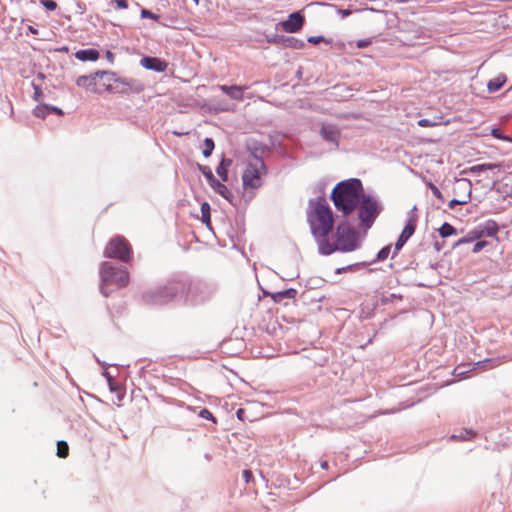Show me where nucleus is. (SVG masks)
<instances>
[{"label":"nucleus","mask_w":512,"mask_h":512,"mask_svg":"<svg viewBox=\"0 0 512 512\" xmlns=\"http://www.w3.org/2000/svg\"><path fill=\"white\" fill-rule=\"evenodd\" d=\"M364 194L361 180L350 178L337 183L331 192L330 198L335 208L342 212L343 216H348L358 207Z\"/></svg>","instance_id":"f257e3e1"},{"label":"nucleus","mask_w":512,"mask_h":512,"mask_svg":"<svg viewBox=\"0 0 512 512\" xmlns=\"http://www.w3.org/2000/svg\"><path fill=\"white\" fill-rule=\"evenodd\" d=\"M307 222L312 236H329L334 227V214L325 198L318 197L309 200Z\"/></svg>","instance_id":"f03ea898"},{"label":"nucleus","mask_w":512,"mask_h":512,"mask_svg":"<svg viewBox=\"0 0 512 512\" xmlns=\"http://www.w3.org/2000/svg\"><path fill=\"white\" fill-rule=\"evenodd\" d=\"M185 287V281L178 279V274H176L165 285L143 292L142 299L147 305L162 306L175 300H181V293Z\"/></svg>","instance_id":"7ed1b4c3"},{"label":"nucleus","mask_w":512,"mask_h":512,"mask_svg":"<svg viewBox=\"0 0 512 512\" xmlns=\"http://www.w3.org/2000/svg\"><path fill=\"white\" fill-rule=\"evenodd\" d=\"M100 278V291L105 297L110 295L112 290L109 287L111 285L121 288L129 283V273L125 267H116L106 261L101 263Z\"/></svg>","instance_id":"20e7f679"},{"label":"nucleus","mask_w":512,"mask_h":512,"mask_svg":"<svg viewBox=\"0 0 512 512\" xmlns=\"http://www.w3.org/2000/svg\"><path fill=\"white\" fill-rule=\"evenodd\" d=\"M178 279L186 283V287L181 293V300L191 302L192 304L202 303L209 299L214 293V287L202 280H191L187 275L178 274Z\"/></svg>","instance_id":"39448f33"},{"label":"nucleus","mask_w":512,"mask_h":512,"mask_svg":"<svg viewBox=\"0 0 512 512\" xmlns=\"http://www.w3.org/2000/svg\"><path fill=\"white\" fill-rule=\"evenodd\" d=\"M359 226L362 229H369L382 211V206L378 200L370 195L364 194L358 205Z\"/></svg>","instance_id":"423d86ee"},{"label":"nucleus","mask_w":512,"mask_h":512,"mask_svg":"<svg viewBox=\"0 0 512 512\" xmlns=\"http://www.w3.org/2000/svg\"><path fill=\"white\" fill-rule=\"evenodd\" d=\"M335 237L341 252H351L359 246L357 242L358 232L350 226L347 220H342L337 224Z\"/></svg>","instance_id":"0eeeda50"},{"label":"nucleus","mask_w":512,"mask_h":512,"mask_svg":"<svg viewBox=\"0 0 512 512\" xmlns=\"http://www.w3.org/2000/svg\"><path fill=\"white\" fill-rule=\"evenodd\" d=\"M104 256L128 263L132 258V247L123 236L118 235L108 242L104 249Z\"/></svg>","instance_id":"6e6552de"},{"label":"nucleus","mask_w":512,"mask_h":512,"mask_svg":"<svg viewBox=\"0 0 512 512\" xmlns=\"http://www.w3.org/2000/svg\"><path fill=\"white\" fill-rule=\"evenodd\" d=\"M267 173V167L265 165V163H252V162H248L244 172H243V175H242V181H243V186L245 188H253V189H257L259 187H261L262 185V180H261V177L262 175H265Z\"/></svg>","instance_id":"1a4fd4ad"},{"label":"nucleus","mask_w":512,"mask_h":512,"mask_svg":"<svg viewBox=\"0 0 512 512\" xmlns=\"http://www.w3.org/2000/svg\"><path fill=\"white\" fill-rule=\"evenodd\" d=\"M144 90V84L137 79L128 77H118L111 85H107V91L118 94L141 93Z\"/></svg>","instance_id":"9d476101"},{"label":"nucleus","mask_w":512,"mask_h":512,"mask_svg":"<svg viewBox=\"0 0 512 512\" xmlns=\"http://www.w3.org/2000/svg\"><path fill=\"white\" fill-rule=\"evenodd\" d=\"M266 41L269 44L281 45L284 48H292L298 50L303 49L306 46L302 39L278 34L266 35Z\"/></svg>","instance_id":"9b49d317"},{"label":"nucleus","mask_w":512,"mask_h":512,"mask_svg":"<svg viewBox=\"0 0 512 512\" xmlns=\"http://www.w3.org/2000/svg\"><path fill=\"white\" fill-rule=\"evenodd\" d=\"M304 24L305 16L301 11H296L289 14L288 18L278 23L277 26H280L286 33H297L303 28Z\"/></svg>","instance_id":"f8f14e48"},{"label":"nucleus","mask_w":512,"mask_h":512,"mask_svg":"<svg viewBox=\"0 0 512 512\" xmlns=\"http://www.w3.org/2000/svg\"><path fill=\"white\" fill-rule=\"evenodd\" d=\"M321 138L334 146V149H338L340 145L341 130L340 128L331 123H323L319 130Z\"/></svg>","instance_id":"ddd939ff"},{"label":"nucleus","mask_w":512,"mask_h":512,"mask_svg":"<svg viewBox=\"0 0 512 512\" xmlns=\"http://www.w3.org/2000/svg\"><path fill=\"white\" fill-rule=\"evenodd\" d=\"M247 149L252 158L248 162L257 163V164L265 163L263 157L267 152L270 151L269 147L266 144H263L258 141L250 142L247 145Z\"/></svg>","instance_id":"4468645a"},{"label":"nucleus","mask_w":512,"mask_h":512,"mask_svg":"<svg viewBox=\"0 0 512 512\" xmlns=\"http://www.w3.org/2000/svg\"><path fill=\"white\" fill-rule=\"evenodd\" d=\"M140 64L143 68L158 73L165 72L168 67V63L165 60L153 56L142 57L140 60Z\"/></svg>","instance_id":"2eb2a0df"},{"label":"nucleus","mask_w":512,"mask_h":512,"mask_svg":"<svg viewBox=\"0 0 512 512\" xmlns=\"http://www.w3.org/2000/svg\"><path fill=\"white\" fill-rule=\"evenodd\" d=\"M418 222V216L416 214V206H414L409 212L406 224L399 235L401 238L405 239L406 241L409 240V238L415 233L416 227Z\"/></svg>","instance_id":"dca6fc26"},{"label":"nucleus","mask_w":512,"mask_h":512,"mask_svg":"<svg viewBox=\"0 0 512 512\" xmlns=\"http://www.w3.org/2000/svg\"><path fill=\"white\" fill-rule=\"evenodd\" d=\"M318 245V251L321 255L328 256L339 251V244H333L329 241V236H313Z\"/></svg>","instance_id":"f3484780"},{"label":"nucleus","mask_w":512,"mask_h":512,"mask_svg":"<svg viewBox=\"0 0 512 512\" xmlns=\"http://www.w3.org/2000/svg\"><path fill=\"white\" fill-rule=\"evenodd\" d=\"M209 186L213 189L215 193L223 197L229 203L233 204L234 196L231 191L227 188V186L218 180L216 177L209 183Z\"/></svg>","instance_id":"a211bd4d"},{"label":"nucleus","mask_w":512,"mask_h":512,"mask_svg":"<svg viewBox=\"0 0 512 512\" xmlns=\"http://www.w3.org/2000/svg\"><path fill=\"white\" fill-rule=\"evenodd\" d=\"M477 231L481 233L482 237H495L499 231V225L496 221L489 219L485 221L483 224H480L476 227Z\"/></svg>","instance_id":"6ab92c4d"},{"label":"nucleus","mask_w":512,"mask_h":512,"mask_svg":"<svg viewBox=\"0 0 512 512\" xmlns=\"http://www.w3.org/2000/svg\"><path fill=\"white\" fill-rule=\"evenodd\" d=\"M218 88L231 99L236 101L243 100L244 90L247 89L246 86L240 87L237 85H219Z\"/></svg>","instance_id":"aec40b11"},{"label":"nucleus","mask_w":512,"mask_h":512,"mask_svg":"<svg viewBox=\"0 0 512 512\" xmlns=\"http://www.w3.org/2000/svg\"><path fill=\"white\" fill-rule=\"evenodd\" d=\"M457 186L463 190H468L467 198L464 200H459L456 198L450 200L448 203L450 209H454L457 205L467 204L471 199V182L469 180L460 179L457 181Z\"/></svg>","instance_id":"412c9836"},{"label":"nucleus","mask_w":512,"mask_h":512,"mask_svg":"<svg viewBox=\"0 0 512 512\" xmlns=\"http://www.w3.org/2000/svg\"><path fill=\"white\" fill-rule=\"evenodd\" d=\"M75 57L82 62L97 61L100 57V53L94 48L81 49L75 52Z\"/></svg>","instance_id":"4be33fe9"},{"label":"nucleus","mask_w":512,"mask_h":512,"mask_svg":"<svg viewBox=\"0 0 512 512\" xmlns=\"http://www.w3.org/2000/svg\"><path fill=\"white\" fill-rule=\"evenodd\" d=\"M231 164H232V159L226 158L223 155L217 168H216V173L218 174V176L221 178V180L223 182L228 181V171H229V167L231 166Z\"/></svg>","instance_id":"5701e85b"},{"label":"nucleus","mask_w":512,"mask_h":512,"mask_svg":"<svg viewBox=\"0 0 512 512\" xmlns=\"http://www.w3.org/2000/svg\"><path fill=\"white\" fill-rule=\"evenodd\" d=\"M297 290L289 288L282 291L271 293L270 296L275 303H282L285 299H295Z\"/></svg>","instance_id":"b1692460"},{"label":"nucleus","mask_w":512,"mask_h":512,"mask_svg":"<svg viewBox=\"0 0 512 512\" xmlns=\"http://www.w3.org/2000/svg\"><path fill=\"white\" fill-rule=\"evenodd\" d=\"M507 81V77L504 74H499L495 78H492L487 83V90L490 93L499 91Z\"/></svg>","instance_id":"393cba45"},{"label":"nucleus","mask_w":512,"mask_h":512,"mask_svg":"<svg viewBox=\"0 0 512 512\" xmlns=\"http://www.w3.org/2000/svg\"><path fill=\"white\" fill-rule=\"evenodd\" d=\"M76 84H77V86L83 87L86 90L93 91L94 87L96 86V81L91 76V74L81 75L76 79Z\"/></svg>","instance_id":"a878e982"},{"label":"nucleus","mask_w":512,"mask_h":512,"mask_svg":"<svg viewBox=\"0 0 512 512\" xmlns=\"http://www.w3.org/2000/svg\"><path fill=\"white\" fill-rule=\"evenodd\" d=\"M481 239V233L477 231V229L471 230L467 236L460 238L458 241H456L453 245V247L460 246L462 244L471 243L475 240Z\"/></svg>","instance_id":"bb28decb"},{"label":"nucleus","mask_w":512,"mask_h":512,"mask_svg":"<svg viewBox=\"0 0 512 512\" xmlns=\"http://www.w3.org/2000/svg\"><path fill=\"white\" fill-rule=\"evenodd\" d=\"M201 221L211 229V208L206 201L201 204Z\"/></svg>","instance_id":"cd10ccee"},{"label":"nucleus","mask_w":512,"mask_h":512,"mask_svg":"<svg viewBox=\"0 0 512 512\" xmlns=\"http://www.w3.org/2000/svg\"><path fill=\"white\" fill-rule=\"evenodd\" d=\"M476 433L472 429H462L459 433H455L451 435L452 440L456 441H466L472 439Z\"/></svg>","instance_id":"c85d7f7f"},{"label":"nucleus","mask_w":512,"mask_h":512,"mask_svg":"<svg viewBox=\"0 0 512 512\" xmlns=\"http://www.w3.org/2000/svg\"><path fill=\"white\" fill-rule=\"evenodd\" d=\"M368 265H369L368 262H358V263H354V264H350V265H347L344 267L337 268L335 273L341 274V273H346V272H355V271L359 270L360 268H364Z\"/></svg>","instance_id":"c756f323"},{"label":"nucleus","mask_w":512,"mask_h":512,"mask_svg":"<svg viewBox=\"0 0 512 512\" xmlns=\"http://www.w3.org/2000/svg\"><path fill=\"white\" fill-rule=\"evenodd\" d=\"M439 235L442 238H447L449 236L455 235L457 233L456 228L448 222H444L441 227L438 229Z\"/></svg>","instance_id":"7c9ffc66"},{"label":"nucleus","mask_w":512,"mask_h":512,"mask_svg":"<svg viewBox=\"0 0 512 512\" xmlns=\"http://www.w3.org/2000/svg\"><path fill=\"white\" fill-rule=\"evenodd\" d=\"M499 168H500V164H497V163H483V164H478V165L472 166L470 168V170L472 173L479 174L486 170H494V169H499Z\"/></svg>","instance_id":"2f4dec72"},{"label":"nucleus","mask_w":512,"mask_h":512,"mask_svg":"<svg viewBox=\"0 0 512 512\" xmlns=\"http://www.w3.org/2000/svg\"><path fill=\"white\" fill-rule=\"evenodd\" d=\"M325 282L326 281L321 277H317V276L310 277L306 281V288L312 291V290L323 287L325 285Z\"/></svg>","instance_id":"473e14b6"},{"label":"nucleus","mask_w":512,"mask_h":512,"mask_svg":"<svg viewBox=\"0 0 512 512\" xmlns=\"http://www.w3.org/2000/svg\"><path fill=\"white\" fill-rule=\"evenodd\" d=\"M204 148L202 150V154L205 158H208L212 155L213 150L215 148L214 140L210 137H206L203 141Z\"/></svg>","instance_id":"72a5a7b5"},{"label":"nucleus","mask_w":512,"mask_h":512,"mask_svg":"<svg viewBox=\"0 0 512 512\" xmlns=\"http://www.w3.org/2000/svg\"><path fill=\"white\" fill-rule=\"evenodd\" d=\"M500 363V358H491L478 361L475 365H477L479 368L489 369L498 366Z\"/></svg>","instance_id":"f704fd0d"},{"label":"nucleus","mask_w":512,"mask_h":512,"mask_svg":"<svg viewBox=\"0 0 512 512\" xmlns=\"http://www.w3.org/2000/svg\"><path fill=\"white\" fill-rule=\"evenodd\" d=\"M390 252H391V245H386V246L382 247L378 251L376 258L369 264L376 263V262H382V261L386 260L389 256Z\"/></svg>","instance_id":"c9c22d12"},{"label":"nucleus","mask_w":512,"mask_h":512,"mask_svg":"<svg viewBox=\"0 0 512 512\" xmlns=\"http://www.w3.org/2000/svg\"><path fill=\"white\" fill-rule=\"evenodd\" d=\"M57 456L59 458H66L69 454V446L66 441L59 440L57 442Z\"/></svg>","instance_id":"e433bc0d"},{"label":"nucleus","mask_w":512,"mask_h":512,"mask_svg":"<svg viewBox=\"0 0 512 512\" xmlns=\"http://www.w3.org/2000/svg\"><path fill=\"white\" fill-rule=\"evenodd\" d=\"M103 376L106 378L111 392L120 390V385L114 380V377L108 371L104 370Z\"/></svg>","instance_id":"4c0bfd02"},{"label":"nucleus","mask_w":512,"mask_h":512,"mask_svg":"<svg viewBox=\"0 0 512 512\" xmlns=\"http://www.w3.org/2000/svg\"><path fill=\"white\" fill-rule=\"evenodd\" d=\"M33 113L37 118L44 119L47 115H49L48 104H40L36 106L33 110Z\"/></svg>","instance_id":"58836bf2"},{"label":"nucleus","mask_w":512,"mask_h":512,"mask_svg":"<svg viewBox=\"0 0 512 512\" xmlns=\"http://www.w3.org/2000/svg\"><path fill=\"white\" fill-rule=\"evenodd\" d=\"M198 170L203 174L208 184L215 178L209 166L198 164Z\"/></svg>","instance_id":"ea45409f"},{"label":"nucleus","mask_w":512,"mask_h":512,"mask_svg":"<svg viewBox=\"0 0 512 512\" xmlns=\"http://www.w3.org/2000/svg\"><path fill=\"white\" fill-rule=\"evenodd\" d=\"M491 135L494 137V138H497V139H500V140H503V141H506V142H512V138L506 134H504L502 132V130L498 127H493L491 129Z\"/></svg>","instance_id":"a19ab883"},{"label":"nucleus","mask_w":512,"mask_h":512,"mask_svg":"<svg viewBox=\"0 0 512 512\" xmlns=\"http://www.w3.org/2000/svg\"><path fill=\"white\" fill-rule=\"evenodd\" d=\"M397 299L401 300L402 295L395 294V293H391L389 295H382L380 298V303H381V305H387V304L393 303Z\"/></svg>","instance_id":"79ce46f5"},{"label":"nucleus","mask_w":512,"mask_h":512,"mask_svg":"<svg viewBox=\"0 0 512 512\" xmlns=\"http://www.w3.org/2000/svg\"><path fill=\"white\" fill-rule=\"evenodd\" d=\"M428 188L431 190L432 194L441 202L445 201V198L441 191L437 188L436 185H434L432 182L427 183Z\"/></svg>","instance_id":"37998d69"},{"label":"nucleus","mask_w":512,"mask_h":512,"mask_svg":"<svg viewBox=\"0 0 512 512\" xmlns=\"http://www.w3.org/2000/svg\"><path fill=\"white\" fill-rule=\"evenodd\" d=\"M141 18L152 19L154 21H158L160 19V15L155 14L146 8H142L141 9Z\"/></svg>","instance_id":"c03bdc74"},{"label":"nucleus","mask_w":512,"mask_h":512,"mask_svg":"<svg viewBox=\"0 0 512 512\" xmlns=\"http://www.w3.org/2000/svg\"><path fill=\"white\" fill-rule=\"evenodd\" d=\"M406 242L407 241L405 239L401 238L400 236L398 237L397 241L394 244V250H393V253L391 256L392 259H394L396 257V255L403 248V246L406 244Z\"/></svg>","instance_id":"a18cd8bd"},{"label":"nucleus","mask_w":512,"mask_h":512,"mask_svg":"<svg viewBox=\"0 0 512 512\" xmlns=\"http://www.w3.org/2000/svg\"><path fill=\"white\" fill-rule=\"evenodd\" d=\"M118 77L119 75L116 72L107 71L106 76L103 78L105 87L107 88V85H111Z\"/></svg>","instance_id":"49530a36"},{"label":"nucleus","mask_w":512,"mask_h":512,"mask_svg":"<svg viewBox=\"0 0 512 512\" xmlns=\"http://www.w3.org/2000/svg\"><path fill=\"white\" fill-rule=\"evenodd\" d=\"M310 292L311 290L307 289L306 291H304L303 293H301L300 295V300L303 302V303H307V302H313V301H321L322 297H318L317 299L313 298L310 296Z\"/></svg>","instance_id":"de8ad7c7"},{"label":"nucleus","mask_w":512,"mask_h":512,"mask_svg":"<svg viewBox=\"0 0 512 512\" xmlns=\"http://www.w3.org/2000/svg\"><path fill=\"white\" fill-rule=\"evenodd\" d=\"M307 42L314 44V45L319 44L320 42H325L327 44H330L331 40H328L324 36L319 35V36L308 37Z\"/></svg>","instance_id":"09e8293b"},{"label":"nucleus","mask_w":512,"mask_h":512,"mask_svg":"<svg viewBox=\"0 0 512 512\" xmlns=\"http://www.w3.org/2000/svg\"><path fill=\"white\" fill-rule=\"evenodd\" d=\"M39 2L48 11H54L57 8V3L54 0H39Z\"/></svg>","instance_id":"8fccbe9b"},{"label":"nucleus","mask_w":512,"mask_h":512,"mask_svg":"<svg viewBox=\"0 0 512 512\" xmlns=\"http://www.w3.org/2000/svg\"><path fill=\"white\" fill-rule=\"evenodd\" d=\"M487 245H489V242L486 240H479L477 241L472 249L473 253H479L481 250H483Z\"/></svg>","instance_id":"3c124183"},{"label":"nucleus","mask_w":512,"mask_h":512,"mask_svg":"<svg viewBox=\"0 0 512 512\" xmlns=\"http://www.w3.org/2000/svg\"><path fill=\"white\" fill-rule=\"evenodd\" d=\"M32 86H33V89H34V100L35 101H40L43 97V92H42V89L40 87V85H37L34 81L32 82Z\"/></svg>","instance_id":"603ef678"},{"label":"nucleus","mask_w":512,"mask_h":512,"mask_svg":"<svg viewBox=\"0 0 512 512\" xmlns=\"http://www.w3.org/2000/svg\"><path fill=\"white\" fill-rule=\"evenodd\" d=\"M199 416L201 418H203V419L211 420L213 423H216L215 417L213 416V414L207 408H203L200 411Z\"/></svg>","instance_id":"864d4df0"},{"label":"nucleus","mask_w":512,"mask_h":512,"mask_svg":"<svg viewBox=\"0 0 512 512\" xmlns=\"http://www.w3.org/2000/svg\"><path fill=\"white\" fill-rule=\"evenodd\" d=\"M211 110H213L215 113H219V112H225V111H229L230 110V107L228 104H224V103H217L215 104Z\"/></svg>","instance_id":"5fc2aeb1"},{"label":"nucleus","mask_w":512,"mask_h":512,"mask_svg":"<svg viewBox=\"0 0 512 512\" xmlns=\"http://www.w3.org/2000/svg\"><path fill=\"white\" fill-rule=\"evenodd\" d=\"M242 476L246 483H250L254 479V476H253V473L251 470H244L242 472Z\"/></svg>","instance_id":"6e6d98bb"},{"label":"nucleus","mask_w":512,"mask_h":512,"mask_svg":"<svg viewBox=\"0 0 512 512\" xmlns=\"http://www.w3.org/2000/svg\"><path fill=\"white\" fill-rule=\"evenodd\" d=\"M48 111H49V114L55 113L59 116H63V114H64L62 109H60L59 107L53 106V105H49V104H48Z\"/></svg>","instance_id":"4d7b16f0"},{"label":"nucleus","mask_w":512,"mask_h":512,"mask_svg":"<svg viewBox=\"0 0 512 512\" xmlns=\"http://www.w3.org/2000/svg\"><path fill=\"white\" fill-rule=\"evenodd\" d=\"M116 3L117 9H127L128 8V0H114Z\"/></svg>","instance_id":"13d9d810"},{"label":"nucleus","mask_w":512,"mask_h":512,"mask_svg":"<svg viewBox=\"0 0 512 512\" xmlns=\"http://www.w3.org/2000/svg\"><path fill=\"white\" fill-rule=\"evenodd\" d=\"M370 44H371V40L370 39H361V40L357 41L356 46L358 48H365V47H368Z\"/></svg>","instance_id":"bf43d9fd"},{"label":"nucleus","mask_w":512,"mask_h":512,"mask_svg":"<svg viewBox=\"0 0 512 512\" xmlns=\"http://www.w3.org/2000/svg\"><path fill=\"white\" fill-rule=\"evenodd\" d=\"M418 125L421 127H430L433 126L434 123H432L429 119L423 118L418 121Z\"/></svg>","instance_id":"052dcab7"},{"label":"nucleus","mask_w":512,"mask_h":512,"mask_svg":"<svg viewBox=\"0 0 512 512\" xmlns=\"http://www.w3.org/2000/svg\"><path fill=\"white\" fill-rule=\"evenodd\" d=\"M106 73H107V71H101V70H99V71H96V72H94V73H91V76H92V77L94 78V80L96 81V79H97L98 77H100L101 79H103V78L106 76Z\"/></svg>","instance_id":"680f3d73"},{"label":"nucleus","mask_w":512,"mask_h":512,"mask_svg":"<svg viewBox=\"0 0 512 512\" xmlns=\"http://www.w3.org/2000/svg\"><path fill=\"white\" fill-rule=\"evenodd\" d=\"M338 14L342 17H348L352 14V11L350 9H338Z\"/></svg>","instance_id":"e2e57ef3"},{"label":"nucleus","mask_w":512,"mask_h":512,"mask_svg":"<svg viewBox=\"0 0 512 512\" xmlns=\"http://www.w3.org/2000/svg\"><path fill=\"white\" fill-rule=\"evenodd\" d=\"M106 58L107 60L110 62V63H113L114 62V58H115V55L113 52H111L110 50H107L106 51Z\"/></svg>","instance_id":"0e129e2a"},{"label":"nucleus","mask_w":512,"mask_h":512,"mask_svg":"<svg viewBox=\"0 0 512 512\" xmlns=\"http://www.w3.org/2000/svg\"><path fill=\"white\" fill-rule=\"evenodd\" d=\"M416 32H417V35H416L417 39H419V40H425L426 39V35L424 34L423 31H421V29H418Z\"/></svg>","instance_id":"69168bd1"},{"label":"nucleus","mask_w":512,"mask_h":512,"mask_svg":"<svg viewBox=\"0 0 512 512\" xmlns=\"http://www.w3.org/2000/svg\"><path fill=\"white\" fill-rule=\"evenodd\" d=\"M244 414H245V411L242 408L238 409L236 412V415H237L238 419H240V420H243Z\"/></svg>","instance_id":"338daca9"},{"label":"nucleus","mask_w":512,"mask_h":512,"mask_svg":"<svg viewBox=\"0 0 512 512\" xmlns=\"http://www.w3.org/2000/svg\"><path fill=\"white\" fill-rule=\"evenodd\" d=\"M443 244H444V242L440 243V242H438V241H435V243H434V248H435V250H436L437 252L441 251V249H442V247H443Z\"/></svg>","instance_id":"774afa93"}]
</instances>
